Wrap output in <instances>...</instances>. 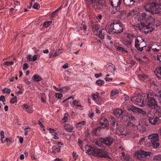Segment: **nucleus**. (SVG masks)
<instances>
[{
	"mask_svg": "<svg viewBox=\"0 0 161 161\" xmlns=\"http://www.w3.org/2000/svg\"><path fill=\"white\" fill-rule=\"evenodd\" d=\"M69 64L68 63L65 64L64 65H63L62 66L63 68L64 69H66L69 67Z\"/></svg>",
	"mask_w": 161,
	"mask_h": 161,
	"instance_id": "obj_58",
	"label": "nucleus"
},
{
	"mask_svg": "<svg viewBox=\"0 0 161 161\" xmlns=\"http://www.w3.org/2000/svg\"><path fill=\"white\" fill-rule=\"evenodd\" d=\"M154 159L157 161H161V155H158L155 156L154 158Z\"/></svg>",
	"mask_w": 161,
	"mask_h": 161,
	"instance_id": "obj_44",
	"label": "nucleus"
},
{
	"mask_svg": "<svg viewBox=\"0 0 161 161\" xmlns=\"http://www.w3.org/2000/svg\"><path fill=\"white\" fill-rule=\"evenodd\" d=\"M53 136V138L55 139H58V136L56 133H55L54 135L52 134Z\"/></svg>",
	"mask_w": 161,
	"mask_h": 161,
	"instance_id": "obj_62",
	"label": "nucleus"
},
{
	"mask_svg": "<svg viewBox=\"0 0 161 161\" xmlns=\"http://www.w3.org/2000/svg\"><path fill=\"white\" fill-rule=\"evenodd\" d=\"M2 91L3 93L9 94L11 92V90L6 87L3 89Z\"/></svg>",
	"mask_w": 161,
	"mask_h": 161,
	"instance_id": "obj_34",
	"label": "nucleus"
},
{
	"mask_svg": "<svg viewBox=\"0 0 161 161\" xmlns=\"http://www.w3.org/2000/svg\"><path fill=\"white\" fill-rule=\"evenodd\" d=\"M148 138L150 140L153 148H156L158 147L159 146L158 142L159 137L158 133H153L149 135Z\"/></svg>",
	"mask_w": 161,
	"mask_h": 161,
	"instance_id": "obj_7",
	"label": "nucleus"
},
{
	"mask_svg": "<svg viewBox=\"0 0 161 161\" xmlns=\"http://www.w3.org/2000/svg\"><path fill=\"white\" fill-rule=\"evenodd\" d=\"M64 129L68 132H74V127L69 124H66L64 126Z\"/></svg>",
	"mask_w": 161,
	"mask_h": 161,
	"instance_id": "obj_21",
	"label": "nucleus"
},
{
	"mask_svg": "<svg viewBox=\"0 0 161 161\" xmlns=\"http://www.w3.org/2000/svg\"><path fill=\"white\" fill-rule=\"evenodd\" d=\"M149 21H138L135 24V26L139 28L145 33H148L152 31L155 26L153 22L150 23Z\"/></svg>",
	"mask_w": 161,
	"mask_h": 161,
	"instance_id": "obj_2",
	"label": "nucleus"
},
{
	"mask_svg": "<svg viewBox=\"0 0 161 161\" xmlns=\"http://www.w3.org/2000/svg\"><path fill=\"white\" fill-rule=\"evenodd\" d=\"M145 0H123L124 3L127 5H131L134 3L143 2Z\"/></svg>",
	"mask_w": 161,
	"mask_h": 161,
	"instance_id": "obj_16",
	"label": "nucleus"
},
{
	"mask_svg": "<svg viewBox=\"0 0 161 161\" xmlns=\"http://www.w3.org/2000/svg\"><path fill=\"white\" fill-rule=\"evenodd\" d=\"M14 62L13 61H7L4 63L5 65L7 66H8L14 64Z\"/></svg>",
	"mask_w": 161,
	"mask_h": 161,
	"instance_id": "obj_42",
	"label": "nucleus"
},
{
	"mask_svg": "<svg viewBox=\"0 0 161 161\" xmlns=\"http://www.w3.org/2000/svg\"><path fill=\"white\" fill-rule=\"evenodd\" d=\"M22 107L29 113H31L33 112V110L32 108L27 104H24L23 105Z\"/></svg>",
	"mask_w": 161,
	"mask_h": 161,
	"instance_id": "obj_22",
	"label": "nucleus"
},
{
	"mask_svg": "<svg viewBox=\"0 0 161 161\" xmlns=\"http://www.w3.org/2000/svg\"><path fill=\"white\" fill-rule=\"evenodd\" d=\"M95 145L96 146H97L100 147H103L102 144L98 140H96L95 141Z\"/></svg>",
	"mask_w": 161,
	"mask_h": 161,
	"instance_id": "obj_47",
	"label": "nucleus"
},
{
	"mask_svg": "<svg viewBox=\"0 0 161 161\" xmlns=\"http://www.w3.org/2000/svg\"><path fill=\"white\" fill-rule=\"evenodd\" d=\"M94 113L92 111H90L88 114V116L89 117L92 118L94 116Z\"/></svg>",
	"mask_w": 161,
	"mask_h": 161,
	"instance_id": "obj_55",
	"label": "nucleus"
},
{
	"mask_svg": "<svg viewBox=\"0 0 161 161\" xmlns=\"http://www.w3.org/2000/svg\"><path fill=\"white\" fill-rule=\"evenodd\" d=\"M85 147L86 149H87L86 153L88 155L110 158V156L106 154V150L104 147L101 149H96L89 147L88 145H86Z\"/></svg>",
	"mask_w": 161,
	"mask_h": 161,
	"instance_id": "obj_1",
	"label": "nucleus"
},
{
	"mask_svg": "<svg viewBox=\"0 0 161 161\" xmlns=\"http://www.w3.org/2000/svg\"><path fill=\"white\" fill-rule=\"evenodd\" d=\"M131 101L134 104L142 107L145 105L143 97L139 94L137 93L130 98Z\"/></svg>",
	"mask_w": 161,
	"mask_h": 161,
	"instance_id": "obj_9",
	"label": "nucleus"
},
{
	"mask_svg": "<svg viewBox=\"0 0 161 161\" xmlns=\"http://www.w3.org/2000/svg\"><path fill=\"white\" fill-rule=\"evenodd\" d=\"M141 17L142 19H140V20H147L148 18L151 19L152 18L151 16H149L144 13H142L141 15ZM138 20H139L138 19Z\"/></svg>",
	"mask_w": 161,
	"mask_h": 161,
	"instance_id": "obj_26",
	"label": "nucleus"
},
{
	"mask_svg": "<svg viewBox=\"0 0 161 161\" xmlns=\"http://www.w3.org/2000/svg\"><path fill=\"white\" fill-rule=\"evenodd\" d=\"M110 29H112L113 31L114 32L118 33L121 32L123 29V27L121 24L119 22H114L110 25Z\"/></svg>",
	"mask_w": 161,
	"mask_h": 161,
	"instance_id": "obj_10",
	"label": "nucleus"
},
{
	"mask_svg": "<svg viewBox=\"0 0 161 161\" xmlns=\"http://www.w3.org/2000/svg\"><path fill=\"white\" fill-rule=\"evenodd\" d=\"M47 130H49V132L51 133H54L55 134L56 133L55 132V130L53 129L48 128H47Z\"/></svg>",
	"mask_w": 161,
	"mask_h": 161,
	"instance_id": "obj_50",
	"label": "nucleus"
},
{
	"mask_svg": "<svg viewBox=\"0 0 161 161\" xmlns=\"http://www.w3.org/2000/svg\"><path fill=\"white\" fill-rule=\"evenodd\" d=\"M157 95L155 94H152L151 93L147 94L146 99L145 101V104H146L149 107L153 108L157 105V103L154 97H156Z\"/></svg>",
	"mask_w": 161,
	"mask_h": 161,
	"instance_id": "obj_4",
	"label": "nucleus"
},
{
	"mask_svg": "<svg viewBox=\"0 0 161 161\" xmlns=\"http://www.w3.org/2000/svg\"><path fill=\"white\" fill-rule=\"evenodd\" d=\"M151 155L150 152H147L143 150H139L134 153L135 156L141 160H144L146 158H148Z\"/></svg>",
	"mask_w": 161,
	"mask_h": 161,
	"instance_id": "obj_8",
	"label": "nucleus"
},
{
	"mask_svg": "<svg viewBox=\"0 0 161 161\" xmlns=\"http://www.w3.org/2000/svg\"><path fill=\"white\" fill-rule=\"evenodd\" d=\"M52 21H47L43 23V26L45 27H47L52 23Z\"/></svg>",
	"mask_w": 161,
	"mask_h": 161,
	"instance_id": "obj_38",
	"label": "nucleus"
},
{
	"mask_svg": "<svg viewBox=\"0 0 161 161\" xmlns=\"http://www.w3.org/2000/svg\"><path fill=\"white\" fill-rule=\"evenodd\" d=\"M127 117H128L127 116ZM129 119H130V121H134V120H135V118L134 116H130V117H129Z\"/></svg>",
	"mask_w": 161,
	"mask_h": 161,
	"instance_id": "obj_57",
	"label": "nucleus"
},
{
	"mask_svg": "<svg viewBox=\"0 0 161 161\" xmlns=\"http://www.w3.org/2000/svg\"><path fill=\"white\" fill-rule=\"evenodd\" d=\"M40 53H38L37 54H35L33 56H32V61H35L36 60L39 58L40 57Z\"/></svg>",
	"mask_w": 161,
	"mask_h": 161,
	"instance_id": "obj_33",
	"label": "nucleus"
},
{
	"mask_svg": "<svg viewBox=\"0 0 161 161\" xmlns=\"http://www.w3.org/2000/svg\"><path fill=\"white\" fill-rule=\"evenodd\" d=\"M101 127L99 126H98L96 128L94 129L93 130V133L95 134H96V133L97 132V130H100L101 129Z\"/></svg>",
	"mask_w": 161,
	"mask_h": 161,
	"instance_id": "obj_51",
	"label": "nucleus"
},
{
	"mask_svg": "<svg viewBox=\"0 0 161 161\" xmlns=\"http://www.w3.org/2000/svg\"><path fill=\"white\" fill-rule=\"evenodd\" d=\"M5 99L4 96L2 95L0 96V101L4 102L5 101Z\"/></svg>",
	"mask_w": 161,
	"mask_h": 161,
	"instance_id": "obj_53",
	"label": "nucleus"
},
{
	"mask_svg": "<svg viewBox=\"0 0 161 161\" xmlns=\"http://www.w3.org/2000/svg\"><path fill=\"white\" fill-rule=\"evenodd\" d=\"M29 68V66L28 64L25 63L23 65V70H26Z\"/></svg>",
	"mask_w": 161,
	"mask_h": 161,
	"instance_id": "obj_49",
	"label": "nucleus"
},
{
	"mask_svg": "<svg viewBox=\"0 0 161 161\" xmlns=\"http://www.w3.org/2000/svg\"><path fill=\"white\" fill-rule=\"evenodd\" d=\"M86 123L85 121H83L76 124V128L80 127L84 125Z\"/></svg>",
	"mask_w": 161,
	"mask_h": 161,
	"instance_id": "obj_31",
	"label": "nucleus"
},
{
	"mask_svg": "<svg viewBox=\"0 0 161 161\" xmlns=\"http://www.w3.org/2000/svg\"><path fill=\"white\" fill-rule=\"evenodd\" d=\"M156 4L155 2L148 3L144 6V9L152 14L161 13V5Z\"/></svg>",
	"mask_w": 161,
	"mask_h": 161,
	"instance_id": "obj_3",
	"label": "nucleus"
},
{
	"mask_svg": "<svg viewBox=\"0 0 161 161\" xmlns=\"http://www.w3.org/2000/svg\"><path fill=\"white\" fill-rule=\"evenodd\" d=\"M17 102V98L16 96L14 97L10 101V103L11 104H14Z\"/></svg>",
	"mask_w": 161,
	"mask_h": 161,
	"instance_id": "obj_36",
	"label": "nucleus"
},
{
	"mask_svg": "<svg viewBox=\"0 0 161 161\" xmlns=\"http://www.w3.org/2000/svg\"><path fill=\"white\" fill-rule=\"evenodd\" d=\"M155 75L158 78H160L159 77V75L161 76V68H158V69H157L155 71Z\"/></svg>",
	"mask_w": 161,
	"mask_h": 161,
	"instance_id": "obj_35",
	"label": "nucleus"
},
{
	"mask_svg": "<svg viewBox=\"0 0 161 161\" xmlns=\"http://www.w3.org/2000/svg\"><path fill=\"white\" fill-rule=\"evenodd\" d=\"M32 7L34 9H38L40 8V5L37 3H35L33 5Z\"/></svg>",
	"mask_w": 161,
	"mask_h": 161,
	"instance_id": "obj_45",
	"label": "nucleus"
},
{
	"mask_svg": "<svg viewBox=\"0 0 161 161\" xmlns=\"http://www.w3.org/2000/svg\"><path fill=\"white\" fill-rule=\"evenodd\" d=\"M144 42V39H142V38L140 36H139L137 37L135 39V47L138 50L142 51L143 50V48L145 47V46L142 47H140L139 46L141 43Z\"/></svg>",
	"mask_w": 161,
	"mask_h": 161,
	"instance_id": "obj_12",
	"label": "nucleus"
},
{
	"mask_svg": "<svg viewBox=\"0 0 161 161\" xmlns=\"http://www.w3.org/2000/svg\"><path fill=\"white\" fill-rule=\"evenodd\" d=\"M61 53V50L60 49L55 51H52L49 53V57L50 58H53L59 55Z\"/></svg>",
	"mask_w": 161,
	"mask_h": 161,
	"instance_id": "obj_18",
	"label": "nucleus"
},
{
	"mask_svg": "<svg viewBox=\"0 0 161 161\" xmlns=\"http://www.w3.org/2000/svg\"><path fill=\"white\" fill-rule=\"evenodd\" d=\"M124 161H133L131 156L130 155H126Z\"/></svg>",
	"mask_w": 161,
	"mask_h": 161,
	"instance_id": "obj_39",
	"label": "nucleus"
},
{
	"mask_svg": "<svg viewBox=\"0 0 161 161\" xmlns=\"http://www.w3.org/2000/svg\"><path fill=\"white\" fill-rule=\"evenodd\" d=\"M111 6L115 8L116 11L119 10V7L122 2L121 0H110Z\"/></svg>",
	"mask_w": 161,
	"mask_h": 161,
	"instance_id": "obj_15",
	"label": "nucleus"
},
{
	"mask_svg": "<svg viewBox=\"0 0 161 161\" xmlns=\"http://www.w3.org/2000/svg\"><path fill=\"white\" fill-rule=\"evenodd\" d=\"M92 3L93 6H96L98 9L102 10L105 6L103 2H100L99 0H92Z\"/></svg>",
	"mask_w": 161,
	"mask_h": 161,
	"instance_id": "obj_13",
	"label": "nucleus"
},
{
	"mask_svg": "<svg viewBox=\"0 0 161 161\" xmlns=\"http://www.w3.org/2000/svg\"><path fill=\"white\" fill-rule=\"evenodd\" d=\"M113 113L114 115L118 118H123L124 117L126 118L127 117L125 114L126 112L120 109H114L113 111Z\"/></svg>",
	"mask_w": 161,
	"mask_h": 161,
	"instance_id": "obj_11",
	"label": "nucleus"
},
{
	"mask_svg": "<svg viewBox=\"0 0 161 161\" xmlns=\"http://www.w3.org/2000/svg\"><path fill=\"white\" fill-rule=\"evenodd\" d=\"M158 95H157L156 97H157L159 99H160V98H161V90L158 92Z\"/></svg>",
	"mask_w": 161,
	"mask_h": 161,
	"instance_id": "obj_63",
	"label": "nucleus"
},
{
	"mask_svg": "<svg viewBox=\"0 0 161 161\" xmlns=\"http://www.w3.org/2000/svg\"><path fill=\"white\" fill-rule=\"evenodd\" d=\"M55 96L56 98L59 99L62 98L63 97V95L61 93H55Z\"/></svg>",
	"mask_w": 161,
	"mask_h": 161,
	"instance_id": "obj_40",
	"label": "nucleus"
},
{
	"mask_svg": "<svg viewBox=\"0 0 161 161\" xmlns=\"http://www.w3.org/2000/svg\"><path fill=\"white\" fill-rule=\"evenodd\" d=\"M138 108L133 105H131L128 107V109L131 110L134 113H136Z\"/></svg>",
	"mask_w": 161,
	"mask_h": 161,
	"instance_id": "obj_27",
	"label": "nucleus"
},
{
	"mask_svg": "<svg viewBox=\"0 0 161 161\" xmlns=\"http://www.w3.org/2000/svg\"><path fill=\"white\" fill-rule=\"evenodd\" d=\"M108 69L109 72H110L114 75V71L115 70V67L111 63L109 64L108 68Z\"/></svg>",
	"mask_w": 161,
	"mask_h": 161,
	"instance_id": "obj_25",
	"label": "nucleus"
},
{
	"mask_svg": "<svg viewBox=\"0 0 161 161\" xmlns=\"http://www.w3.org/2000/svg\"><path fill=\"white\" fill-rule=\"evenodd\" d=\"M92 30L96 36L101 39L104 38L106 31L104 29L102 28L98 24H96L93 26Z\"/></svg>",
	"mask_w": 161,
	"mask_h": 161,
	"instance_id": "obj_6",
	"label": "nucleus"
},
{
	"mask_svg": "<svg viewBox=\"0 0 161 161\" xmlns=\"http://www.w3.org/2000/svg\"><path fill=\"white\" fill-rule=\"evenodd\" d=\"M146 138V137L145 136H140L138 139V140H139V142H138V144L140 145H141L143 144L145 145Z\"/></svg>",
	"mask_w": 161,
	"mask_h": 161,
	"instance_id": "obj_23",
	"label": "nucleus"
},
{
	"mask_svg": "<svg viewBox=\"0 0 161 161\" xmlns=\"http://www.w3.org/2000/svg\"><path fill=\"white\" fill-rule=\"evenodd\" d=\"M104 80L110 82L113 80V79L111 78L105 77Z\"/></svg>",
	"mask_w": 161,
	"mask_h": 161,
	"instance_id": "obj_54",
	"label": "nucleus"
},
{
	"mask_svg": "<svg viewBox=\"0 0 161 161\" xmlns=\"http://www.w3.org/2000/svg\"><path fill=\"white\" fill-rule=\"evenodd\" d=\"M32 79L34 80L35 81L38 82L42 80L41 77L39 75H34L32 77Z\"/></svg>",
	"mask_w": 161,
	"mask_h": 161,
	"instance_id": "obj_28",
	"label": "nucleus"
},
{
	"mask_svg": "<svg viewBox=\"0 0 161 161\" xmlns=\"http://www.w3.org/2000/svg\"><path fill=\"white\" fill-rule=\"evenodd\" d=\"M111 39L112 38L111 37L109 36H107L106 39L108 43H110V44H113V41L111 40Z\"/></svg>",
	"mask_w": 161,
	"mask_h": 161,
	"instance_id": "obj_41",
	"label": "nucleus"
},
{
	"mask_svg": "<svg viewBox=\"0 0 161 161\" xmlns=\"http://www.w3.org/2000/svg\"><path fill=\"white\" fill-rule=\"evenodd\" d=\"M62 8V7L60 6L58 7L57 9L53 12H52L51 14L50 18L52 19H53V18L56 17L58 15L59 12Z\"/></svg>",
	"mask_w": 161,
	"mask_h": 161,
	"instance_id": "obj_19",
	"label": "nucleus"
},
{
	"mask_svg": "<svg viewBox=\"0 0 161 161\" xmlns=\"http://www.w3.org/2000/svg\"><path fill=\"white\" fill-rule=\"evenodd\" d=\"M116 48L118 51H120L123 52H125L126 53H128V51L127 50H125L123 47L119 46H117L116 47Z\"/></svg>",
	"mask_w": 161,
	"mask_h": 161,
	"instance_id": "obj_32",
	"label": "nucleus"
},
{
	"mask_svg": "<svg viewBox=\"0 0 161 161\" xmlns=\"http://www.w3.org/2000/svg\"><path fill=\"white\" fill-rule=\"evenodd\" d=\"M127 126L129 127H134L135 128L136 127L137 129H139V130H141L140 127H142V125L140 123H139L138 125H136L131 122L130 121L128 122Z\"/></svg>",
	"mask_w": 161,
	"mask_h": 161,
	"instance_id": "obj_24",
	"label": "nucleus"
},
{
	"mask_svg": "<svg viewBox=\"0 0 161 161\" xmlns=\"http://www.w3.org/2000/svg\"><path fill=\"white\" fill-rule=\"evenodd\" d=\"M102 74L100 73L99 74H95V77L97 78H99L102 76Z\"/></svg>",
	"mask_w": 161,
	"mask_h": 161,
	"instance_id": "obj_59",
	"label": "nucleus"
},
{
	"mask_svg": "<svg viewBox=\"0 0 161 161\" xmlns=\"http://www.w3.org/2000/svg\"><path fill=\"white\" fill-rule=\"evenodd\" d=\"M62 92L63 93H65L67 92L68 90L69 87L67 86H65L64 87H62Z\"/></svg>",
	"mask_w": 161,
	"mask_h": 161,
	"instance_id": "obj_46",
	"label": "nucleus"
},
{
	"mask_svg": "<svg viewBox=\"0 0 161 161\" xmlns=\"http://www.w3.org/2000/svg\"><path fill=\"white\" fill-rule=\"evenodd\" d=\"M100 124L103 128L106 127L108 125V120L104 118H102L100 119Z\"/></svg>",
	"mask_w": 161,
	"mask_h": 161,
	"instance_id": "obj_20",
	"label": "nucleus"
},
{
	"mask_svg": "<svg viewBox=\"0 0 161 161\" xmlns=\"http://www.w3.org/2000/svg\"><path fill=\"white\" fill-rule=\"evenodd\" d=\"M83 141L80 140H79L78 142V144L79 146L80 147L81 149H83V145H82Z\"/></svg>",
	"mask_w": 161,
	"mask_h": 161,
	"instance_id": "obj_48",
	"label": "nucleus"
},
{
	"mask_svg": "<svg viewBox=\"0 0 161 161\" xmlns=\"http://www.w3.org/2000/svg\"><path fill=\"white\" fill-rule=\"evenodd\" d=\"M119 92V91L118 89H115L112 90L110 93V96H113L114 95L118 94Z\"/></svg>",
	"mask_w": 161,
	"mask_h": 161,
	"instance_id": "obj_30",
	"label": "nucleus"
},
{
	"mask_svg": "<svg viewBox=\"0 0 161 161\" xmlns=\"http://www.w3.org/2000/svg\"><path fill=\"white\" fill-rule=\"evenodd\" d=\"M136 113L141 115L145 114H146V112L145 111L143 110L142 109L138 108Z\"/></svg>",
	"mask_w": 161,
	"mask_h": 161,
	"instance_id": "obj_29",
	"label": "nucleus"
},
{
	"mask_svg": "<svg viewBox=\"0 0 161 161\" xmlns=\"http://www.w3.org/2000/svg\"><path fill=\"white\" fill-rule=\"evenodd\" d=\"M72 155L73 156L75 160L77 158L78 155H76V153L75 152H73L72 153Z\"/></svg>",
	"mask_w": 161,
	"mask_h": 161,
	"instance_id": "obj_60",
	"label": "nucleus"
},
{
	"mask_svg": "<svg viewBox=\"0 0 161 161\" xmlns=\"http://www.w3.org/2000/svg\"><path fill=\"white\" fill-rule=\"evenodd\" d=\"M0 136L1 139H3L4 138V132L3 131H1L0 132Z\"/></svg>",
	"mask_w": 161,
	"mask_h": 161,
	"instance_id": "obj_52",
	"label": "nucleus"
},
{
	"mask_svg": "<svg viewBox=\"0 0 161 161\" xmlns=\"http://www.w3.org/2000/svg\"><path fill=\"white\" fill-rule=\"evenodd\" d=\"M149 122L152 125H155L159 120H161V113L159 112L155 113L150 112L147 114Z\"/></svg>",
	"mask_w": 161,
	"mask_h": 161,
	"instance_id": "obj_5",
	"label": "nucleus"
},
{
	"mask_svg": "<svg viewBox=\"0 0 161 161\" xmlns=\"http://www.w3.org/2000/svg\"><path fill=\"white\" fill-rule=\"evenodd\" d=\"M78 101L75 100H74L72 102L71 105H73L74 106H76L77 107H81L82 106V105L80 104H78Z\"/></svg>",
	"mask_w": 161,
	"mask_h": 161,
	"instance_id": "obj_37",
	"label": "nucleus"
},
{
	"mask_svg": "<svg viewBox=\"0 0 161 161\" xmlns=\"http://www.w3.org/2000/svg\"><path fill=\"white\" fill-rule=\"evenodd\" d=\"M104 83V81L103 80H99L96 81L97 84L98 86H102Z\"/></svg>",
	"mask_w": 161,
	"mask_h": 161,
	"instance_id": "obj_43",
	"label": "nucleus"
},
{
	"mask_svg": "<svg viewBox=\"0 0 161 161\" xmlns=\"http://www.w3.org/2000/svg\"><path fill=\"white\" fill-rule=\"evenodd\" d=\"M101 141L108 146H110L113 142V139L110 137H108L104 139H102Z\"/></svg>",
	"mask_w": 161,
	"mask_h": 161,
	"instance_id": "obj_17",
	"label": "nucleus"
},
{
	"mask_svg": "<svg viewBox=\"0 0 161 161\" xmlns=\"http://www.w3.org/2000/svg\"><path fill=\"white\" fill-rule=\"evenodd\" d=\"M121 134L122 135H124L125 136H127L130 134V132H125L122 131V132L121 133Z\"/></svg>",
	"mask_w": 161,
	"mask_h": 161,
	"instance_id": "obj_61",
	"label": "nucleus"
},
{
	"mask_svg": "<svg viewBox=\"0 0 161 161\" xmlns=\"http://www.w3.org/2000/svg\"><path fill=\"white\" fill-rule=\"evenodd\" d=\"M55 161H64L63 159L61 158H56L54 159Z\"/></svg>",
	"mask_w": 161,
	"mask_h": 161,
	"instance_id": "obj_64",
	"label": "nucleus"
},
{
	"mask_svg": "<svg viewBox=\"0 0 161 161\" xmlns=\"http://www.w3.org/2000/svg\"><path fill=\"white\" fill-rule=\"evenodd\" d=\"M27 59L30 61H32V56L31 55L29 54L27 56Z\"/></svg>",
	"mask_w": 161,
	"mask_h": 161,
	"instance_id": "obj_56",
	"label": "nucleus"
},
{
	"mask_svg": "<svg viewBox=\"0 0 161 161\" xmlns=\"http://www.w3.org/2000/svg\"><path fill=\"white\" fill-rule=\"evenodd\" d=\"M92 100L97 104L100 105L102 102V100L99 96V93L96 92L95 93H92Z\"/></svg>",
	"mask_w": 161,
	"mask_h": 161,
	"instance_id": "obj_14",
	"label": "nucleus"
}]
</instances>
